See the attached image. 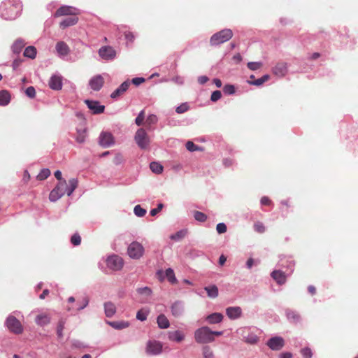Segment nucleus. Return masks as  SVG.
<instances>
[{
	"label": "nucleus",
	"mask_w": 358,
	"mask_h": 358,
	"mask_svg": "<svg viewBox=\"0 0 358 358\" xmlns=\"http://www.w3.org/2000/svg\"><path fill=\"white\" fill-rule=\"evenodd\" d=\"M249 69L255 71L259 69L262 66L261 62H250L247 64Z\"/></svg>",
	"instance_id": "8fccbe9b"
},
{
	"label": "nucleus",
	"mask_w": 358,
	"mask_h": 358,
	"mask_svg": "<svg viewBox=\"0 0 358 358\" xmlns=\"http://www.w3.org/2000/svg\"><path fill=\"white\" fill-rule=\"evenodd\" d=\"M7 328L16 334H20L22 332L23 328L20 322L14 316L10 315L7 317L5 322Z\"/></svg>",
	"instance_id": "6e6552de"
},
{
	"label": "nucleus",
	"mask_w": 358,
	"mask_h": 358,
	"mask_svg": "<svg viewBox=\"0 0 358 358\" xmlns=\"http://www.w3.org/2000/svg\"><path fill=\"white\" fill-rule=\"evenodd\" d=\"M164 205L162 203H159L157 205V207L155 208H153L150 210V214L152 216L156 215L163 208Z\"/></svg>",
	"instance_id": "6e6d98bb"
},
{
	"label": "nucleus",
	"mask_w": 358,
	"mask_h": 358,
	"mask_svg": "<svg viewBox=\"0 0 358 358\" xmlns=\"http://www.w3.org/2000/svg\"><path fill=\"white\" fill-rule=\"evenodd\" d=\"M202 355L203 358H214V353L208 345H204L202 348Z\"/></svg>",
	"instance_id": "c9c22d12"
},
{
	"label": "nucleus",
	"mask_w": 358,
	"mask_h": 358,
	"mask_svg": "<svg viewBox=\"0 0 358 358\" xmlns=\"http://www.w3.org/2000/svg\"><path fill=\"white\" fill-rule=\"evenodd\" d=\"M25 46V42L22 38H17L12 45L11 50L15 55H19Z\"/></svg>",
	"instance_id": "b1692460"
},
{
	"label": "nucleus",
	"mask_w": 358,
	"mask_h": 358,
	"mask_svg": "<svg viewBox=\"0 0 358 358\" xmlns=\"http://www.w3.org/2000/svg\"><path fill=\"white\" fill-rule=\"evenodd\" d=\"M99 144L103 148H108L114 144V138L110 132H101L99 138Z\"/></svg>",
	"instance_id": "4468645a"
},
{
	"label": "nucleus",
	"mask_w": 358,
	"mask_h": 358,
	"mask_svg": "<svg viewBox=\"0 0 358 358\" xmlns=\"http://www.w3.org/2000/svg\"><path fill=\"white\" fill-rule=\"evenodd\" d=\"M134 139L138 147L141 149H145L149 143V139L144 129H138L135 134Z\"/></svg>",
	"instance_id": "1a4fd4ad"
},
{
	"label": "nucleus",
	"mask_w": 358,
	"mask_h": 358,
	"mask_svg": "<svg viewBox=\"0 0 358 358\" xmlns=\"http://www.w3.org/2000/svg\"><path fill=\"white\" fill-rule=\"evenodd\" d=\"M130 85L131 81L129 80H127L124 81L116 90H128Z\"/></svg>",
	"instance_id": "4d7b16f0"
},
{
	"label": "nucleus",
	"mask_w": 358,
	"mask_h": 358,
	"mask_svg": "<svg viewBox=\"0 0 358 358\" xmlns=\"http://www.w3.org/2000/svg\"><path fill=\"white\" fill-rule=\"evenodd\" d=\"M171 314L175 317H179L182 316L185 311L184 302L182 301H176L171 306Z\"/></svg>",
	"instance_id": "dca6fc26"
},
{
	"label": "nucleus",
	"mask_w": 358,
	"mask_h": 358,
	"mask_svg": "<svg viewBox=\"0 0 358 358\" xmlns=\"http://www.w3.org/2000/svg\"><path fill=\"white\" fill-rule=\"evenodd\" d=\"M85 103L93 114L103 113L105 110V106L101 105L98 101L85 99Z\"/></svg>",
	"instance_id": "9b49d317"
},
{
	"label": "nucleus",
	"mask_w": 358,
	"mask_h": 358,
	"mask_svg": "<svg viewBox=\"0 0 358 358\" xmlns=\"http://www.w3.org/2000/svg\"><path fill=\"white\" fill-rule=\"evenodd\" d=\"M166 276L168 279V280L171 284H175L177 282V279L176 278L175 273L173 270L171 268H169L165 271Z\"/></svg>",
	"instance_id": "f704fd0d"
},
{
	"label": "nucleus",
	"mask_w": 358,
	"mask_h": 358,
	"mask_svg": "<svg viewBox=\"0 0 358 358\" xmlns=\"http://www.w3.org/2000/svg\"><path fill=\"white\" fill-rule=\"evenodd\" d=\"M204 289L206 291L207 295L209 298L215 299L218 296L219 291L215 285L205 287Z\"/></svg>",
	"instance_id": "cd10ccee"
},
{
	"label": "nucleus",
	"mask_w": 358,
	"mask_h": 358,
	"mask_svg": "<svg viewBox=\"0 0 358 358\" xmlns=\"http://www.w3.org/2000/svg\"><path fill=\"white\" fill-rule=\"evenodd\" d=\"M194 337L195 341L199 344H207L215 340L212 336L211 329L207 326L201 327L195 330Z\"/></svg>",
	"instance_id": "7ed1b4c3"
},
{
	"label": "nucleus",
	"mask_w": 358,
	"mask_h": 358,
	"mask_svg": "<svg viewBox=\"0 0 358 358\" xmlns=\"http://www.w3.org/2000/svg\"><path fill=\"white\" fill-rule=\"evenodd\" d=\"M216 230L220 234H224L227 230V225L224 222L218 223L216 226Z\"/></svg>",
	"instance_id": "3c124183"
},
{
	"label": "nucleus",
	"mask_w": 358,
	"mask_h": 358,
	"mask_svg": "<svg viewBox=\"0 0 358 358\" xmlns=\"http://www.w3.org/2000/svg\"><path fill=\"white\" fill-rule=\"evenodd\" d=\"M26 94V95L31 99H33L36 96V91H24Z\"/></svg>",
	"instance_id": "774afa93"
},
{
	"label": "nucleus",
	"mask_w": 358,
	"mask_h": 358,
	"mask_svg": "<svg viewBox=\"0 0 358 358\" xmlns=\"http://www.w3.org/2000/svg\"><path fill=\"white\" fill-rule=\"evenodd\" d=\"M172 80L175 83L180 84V85H182L184 83V78L181 76H176V77L173 78Z\"/></svg>",
	"instance_id": "0e129e2a"
},
{
	"label": "nucleus",
	"mask_w": 358,
	"mask_h": 358,
	"mask_svg": "<svg viewBox=\"0 0 358 358\" xmlns=\"http://www.w3.org/2000/svg\"><path fill=\"white\" fill-rule=\"evenodd\" d=\"M150 169L153 173L156 174H159L163 171V166L157 162H151L150 164Z\"/></svg>",
	"instance_id": "473e14b6"
},
{
	"label": "nucleus",
	"mask_w": 358,
	"mask_h": 358,
	"mask_svg": "<svg viewBox=\"0 0 358 358\" xmlns=\"http://www.w3.org/2000/svg\"><path fill=\"white\" fill-rule=\"evenodd\" d=\"M224 316L220 313H213L205 317V321L209 324H216L222 322Z\"/></svg>",
	"instance_id": "6ab92c4d"
},
{
	"label": "nucleus",
	"mask_w": 358,
	"mask_h": 358,
	"mask_svg": "<svg viewBox=\"0 0 358 358\" xmlns=\"http://www.w3.org/2000/svg\"><path fill=\"white\" fill-rule=\"evenodd\" d=\"M65 322L64 320L61 319L57 327V334L59 338H62L63 336V330L64 329Z\"/></svg>",
	"instance_id": "37998d69"
},
{
	"label": "nucleus",
	"mask_w": 358,
	"mask_h": 358,
	"mask_svg": "<svg viewBox=\"0 0 358 358\" xmlns=\"http://www.w3.org/2000/svg\"><path fill=\"white\" fill-rule=\"evenodd\" d=\"M242 313V309L239 306H230L226 308L227 316L232 320L240 318Z\"/></svg>",
	"instance_id": "f3484780"
},
{
	"label": "nucleus",
	"mask_w": 358,
	"mask_h": 358,
	"mask_svg": "<svg viewBox=\"0 0 358 358\" xmlns=\"http://www.w3.org/2000/svg\"><path fill=\"white\" fill-rule=\"evenodd\" d=\"M234 164L233 159L230 158H225L223 159V164L225 167H229Z\"/></svg>",
	"instance_id": "bf43d9fd"
},
{
	"label": "nucleus",
	"mask_w": 358,
	"mask_h": 358,
	"mask_svg": "<svg viewBox=\"0 0 358 358\" xmlns=\"http://www.w3.org/2000/svg\"><path fill=\"white\" fill-rule=\"evenodd\" d=\"M99 55L104 60L111 61L116 57V51L111 46H103L99 50Z\"/></svg>",
	"instance_id": "9d476101"
},
{
	"label": "nucleus",
	"mask_w": 358,
	"mask_h": 358,
	"mask_svg": "<svg viewBox=\"0 0 358 358\" xmlns=\"http://www.w3.org/2000/svg\"><path fill=\"white\" fill-rule=\"evenodd\" d=\"M256 231L262 233L264 231L265 227L261 222H257L254 225Z\"/></svg>",
	"instance_id": "13d9d810"
},
{
	"label": "nucleus",
	"mask_w": 358,
	"mask_h": 358,
	"mask_svg": "<svg viewBox=\"0 0 358 358\" xmlns=\"http://www.w3.org/2000/svg\"><path fill=\"white\" fill-rule=\"evenodd\" d=\"M162 345L156 341H150L147 343L146 352L149 355H157L162 352Z\"/></svg>",
	"instance_id": "ddd939ff"
},
{
	"label": "nucleus",
	"mask_w": 358,
	"mask_h": 358,
	"mask_svg": "<svg viewBox=\"0 0 358 358\" xmlns=\"http://www.w3.org/2000/svg\"><path fill=\"white\" fill-rule=\"evenodd\" d=\"M78 14V9L69 6H62L59 8L55 13V17H59L64 15H76Z\"/></svg>",
	"instance_id": "f8f14e48"
},
{
	"label": "nucleus",
	"mask_w": 358,
	"mask_h": 358,
	"mask_svg": "<svg viewBox=\"0 0 358 358\" xmlns=\"http://www.w3.org/2000/svg\"><path fill=\"white\" fill-rule=\"evenodd\" d=\"M71 243L73 245H79L81 243L80 236L78 233L74 234L71 238Z\"/></svg>",
	"instance_id": "09e8293b"
},
{
	"label": "nucleus",
	"mask_w": 358,
	"mask_h": 358,
	"mask_svg": "<svg viewBox=\"0 0 358 358\" xmlns=\"http://www.w3.org/2000/svg\"><path fill=\"white\" fill-rule=\"evenodd\" d=\"M189 108V107L187 103H183L176 108V112L178 114H182L187 111Z\"/></svg>",
	"instance_id": "de8ad7c7"
},
{
	"label": "nucleus",
	"mask_w": 358,
	"mask_h": 358,
	"mask_svg": "<svg viewBox=\"0 0 358 358\" xmlns=\"http://www.w3.org/2000/svg\"><path fill=\"white\" fill-rule=\"evenodd\" d=\"M51 90H62V77L60 75H52L49 80Z\"/></svg>",
	"instance_id": "a211bd4d"
},
{
	"label": "nucleus",
	"mask_w": 358,
	"mask_h": 358,
	"mask_svg": "<svg viewBox=\"0 0 358 358\" xmlns=\"http://www.w3.org/2000/svg\"><path fill=\"white\" fill-rule=\"evenodd\" d=\"M138 294L144 295L147 297L150 296L152 294V289L148 287H139L136 289Z\"/></svg>",
	"instance_id": "ea45409f"
},
{
	"label": "nucleus",
	"mask_w": 358,
	"mask_h": 358,
	"mask_svg": "<svg viewBox=\"0 0 358 358\" xmlns=\"http://www.w3.org/2000/svg\"><path fill=\"white\" fill-rule=\"evenodd\" d=\"M78 185V180L77 178H73L69 180V183L66 181L58 182L55 188L50 192L49 194V199L52 202L58 201L65 194L68 196H71L74 190L77 188Z\"/></svg>",
	"instance_id": "f257e3e1"
},
{
	"label": "nucleus",
	"mask_w": 358,
	"mask_h": 358,
	"mask_svg": "<svg viewBox=\"0 0 358 358\" xmlns=\"http://www.w3.org/2000/svg\"><path fill=\"white\" fill-rule=\"evenodd\" d=\"M157 323L160 329H167L170 326V322L166 316L164 314H160L157 316Z\"/></svg>",
	"instance_id": "bb28decb"
},
{
	"label": "nucleus",
	"mask_w": 358,
	"mask_h": 358,
	"mask_svg": "<svg viewBox=\"0 0 358 358\" xmlns=\"http://www.w3.org/2000/svg\"><path fill=\"white\" fill-rule=\"evenodd\" d=\"M90 302V299L88 296H84L82 298L81 300H78L76 302V308H75L76 310L80 311L85 308Z\"/></svg>",
	"instance_id": "7c9ffc66"
},
{
	"label": "nucleus",
	"mask_w": 358,
	"mask_h": 358,
	"mask_svg": "<svg viewBox=\"0 0 358 358\" xmlns=\"http://www.w3.org/2000/svg\"><path fill=\"white\" fill-rule=\"evenodd\" d=\"M50 322V318L48 317V315L45 314L38 315L36 317V324L42 327L49 324Z\"/></svg>",
	"instance_id": "2f4dec72"
},
{
	"label": "nucleus",
	"mask_w": 358,
	"mask_h": 358,
	"mask_svg": "<svg viewBox=\"0 0 358 358\" xmlns=\"http://www.w3.org/2000/svg\"><path fill=\"white\" fill-rule=\"evenodd\" d=\"M104 313L107 317H113L116 313V307L111 301L104 303Z\"/></svg>",
	"instance_id": "5701e85b"
},
{
	"label": "nucleus",
	"mask_w": 358,
	"mask_h": 358,
	"mask_svg": "<svg viewBox=\"0 0 358 358\" xmlns=\"http://www.w3.org/2000/svg\"><path fill=\"white\" fill-rule=\"evenodd\" d=\"M232 36L233 32L230 29H224L210 37V43L212 46H217L228 41Z\"/></svg>",
	"instance_id": "20e7f679"
},
{
	"label": "nucleus",
	"mask_w": 358,
	"mask_h": 358,
	"mask_svg": "<svg viewBox=\"0 0 358 358\" xmlns=\"http://www.w3.org/2000/svg\"><path fill=\"white\" fill-rule=\"evenodd\" d=\"M187 234V231L185 229H181L176 233L171 234L170 238L171 240L179 241L182 239Z\"/></svg>",
	"instance_id": "72a5a7b5"
},
{
	"label": "nucleus",
	"mask_w": 358,
	"mask_h": 358,
	"mask_svg": "<svg viewBox=\"0 0 358 358\" xmlns=\"http://www.w3.org/2000/svg\"><path fill=\"white\" fill-rule=\"evenodd\" d=\"M145 250L141 243L137 241H133L127 248V254L129 257L134 259H139L143 257Z\"/></svg>",
	"instance_id": "39448f33"
},
{
	"label": "nucleus",
	"mask_w": 358,
	"mask_h": 358,
	"mask_svg": "<svg viewBox=\"0 0 358 358\" xmlns=\"http://www.w3.org/2000/svg\"><path fill=\"white\" fill-rule=\"evenodd\" d=\"M134 213L137 217H142L145 215L146 210L140 205H136L134 208Z\"/></svg>",
	"instance_id": "c03bdc74"
},
{
	"label": "nucleus",
	"mask_w": 358,
	"mask_h": 358,
	"mask_svg": "<svg viewBox=\"0 0 358 358\" xmlns=\"http://www.w3.org/2000/svg\"><path fill=\"white\" fill-rule=\"evenodd\" d=\"M50 175V171L48 169H43L37 176V179L43 180Z\"/></svg>",
	"instance_id": "79ce46f5"
},
{
	"label": "nucleus",
	"mask_w": 358,
	"mask_h": 358,
	"mask_svg": "<svg viewBox=\"0 0 358 358\" xmlns=\"http://www.w3.org/2000/svg\"><path fill=\"white\" fill-rule=\"evenodd\" d=\"M238 333L241 335L244 341L250 344L257 343L258 338L255 330L251 327H245L238 330Z\"/></svg>",
	"instance_id": "423d86ee"
},
{
	"label": "nucleus",
	"mask_w": 358,
	"mask_h": 358,
	"mask_svg": "<svg viewBox=\"0 0 358 358\" xmlns=\"http://www.w3.org/2000/svg\"><path fill=\"white\" fill-rule=\"evenodd\" d=\"M54 175H55V177L59 180V182L66 181V180L62 178V174L59 170H57L55 172Z\"/></svg>",
	"instance_id": "052dcab7"
},
{
	"label": "nucleus",
	"mask_w": 358,
	"mask_h": 358,
	"mask_svg": "<svg viewBox=\"0 0 358 358\" xmlns=\"http://www.w3.org/2000/svg\"><path fill=\"white\" fill-rule=\"evenodd\" d=\"M145 119V110H142L140 111V113L138 114L137 117L135 119V123L138 126L142 125L143 120Z\"/></svg>",
	"instance_id": "49530a36"
},
{
	"label": "nucleus",
	"mask_w": 358,
	"mask_h": 358,
	"mask_svg": "<svg viewBox=\"0 0 358 358\" xmlns=\"http://www.w3.org/2000/svg\"><path fill=\"white\" fill-rule=\"evenodd\" d=\"M78 21V18L76 15H70L61 21L60 27L66 28L68 27L73 26L76 24Z\"/></svg>",
	"instance_id": "4be33fe9"
},
{
	"label": "nucleus",
	"mask_w": 358,
	"mask_h": 358,
	"mask_svg": "<svg viewBox=\"0 0 358 358\" xmlns=\"http://www.w3.org/2000/svg\"><path fill=\"white\" fill-rule=\"evenodd\" d=\"M22 3L19 0H6L0 5V17L6 20H13L22 11Z\"/></svg>",
	"instance_id": "f03ea898"
},
{
	"label": "nucleus",
	"mask_w": 358,
	"mask_h": 358,
	"mask_svg": "<svg viewBox=\"0 0 358 358\" xmlns=\"http://www.w3.org/2000/svg\"><path fill=\"white\" fill-rule=\"evenodd\" d=\"M145 78L142 77H136L133 78L131 81V83H133L135 86H138L140 84L145 82Z\"/></svg>",
	"instance_id": "5fc2aeb1"
},
{
	"label": "nucleus",
	"mask_w": 358,
	"mask_h": 358,
	"mask_svg": "<svg viewBox=\"0 0 358 358\" xmlns=\"http://www.w3.org/2000/svg\"><path fill=\"white\" fill-rule=\"evenodd\" d=\"M148 314H149L148 310H144V309H141L137 312L136 317L137 320H138L141 322H143V321L146 320Z\"/></svg>",
	"instance_id": "58836bf2"
},
{
	"label": "nucleus",
	"mask_w": 358,
	"mask_h": 358,
	"mask_svg": "<svg viewBox=\"0 0 358 358\" xmlns=\"http://www.w3.org/2000/svg\"><path fill=\"white\" fill-rule=\"evenodd\" d=\"M11 99V96L8 91H0V106H7Z\"/></svg>",
	"instance_id": "c85d7f7f"
},
{
	"label": "nucleus",
	"mask_w": 358,
	"mask_h": 358,
	"mask_svg": "<svg viewBox=\"0 0 358 358\" xmlns=\"http://www.w3.org/2000/svg\"><path fill=\"white\" fill-rule=\"evenodd\" d=\"M208 78L206 76H201L198 78V83L201 85L205 84L208 80Z\"/></svg>",
	"instance_id": "680f3d73"
},
{
	"label": "nucleus",
	"mask_w": 358,
	"mask_h": 358,
	"mask_svg": "<svg viewBox=\"0 0 358 358\" xmlns=\"http://www.w3.org/2000/svg\"><path fill=\"white\" fill-rule=\"evenodd\" d=\"M106 323L115 329H123L129 327V324L126 321H106Z\"/></svg>",
	"instance_id": "a878e982"
},
{
	"label": "nucleus",
	"mask_w": 358,
	"mask_h": 358,
	"mask_svg": "<svg viewBox=\"0 0 358 358\" xmlns=\"http://www.w3.org/2000/svg\"><path fill=\"white\" fill-rule=\"evenodd\" d=\"M186 149L189 152L202 151L203 149L189 141L186 143Z\"/></svg>",
	"instance_id": "4c0bfd02"
},
{
	"label": "nucleus",
	"mask_w": 358,
	"mask_h": 358,
	"mask_svg": "<svg viewBox=\"0 0 358 358\" xmlns=\"http://www.w3.org/2000/svg\"><path fill=\"white\" fill-rule=\"evenodd\" d=\"M103 85V78L101 75L92 78L89 81V85L92 90H101Z\"/></svg>",
	"instance_id": "aec40b11"
},
{
	"label": "nucleus",
	"mask_w": 358,
	"mask_h": 358,
	"mask_svg": "<svg viewBox=\"0 0 358 358\" xmlns=\"http://www.w3.org/2000/svg\"><path fill=\"white\" fill-rule=\"evenodd\" d=\"M194 217L196 220L201 222H205L207 219L206 215L200 211H195L194 213Z\"/></svg>",
	"instance_id": "a18cd8bd"
},
{
	"label": "nucleus",
	"mask_w": 358,
	"mask_h": 358,
	"mask_svg": "<svg viewBox=\"0 0 358 358\" xmlns=\"http://www.w3.org/2000/svg\"><path fill=\"white\" fill-rule=\"evenodd\" d=\"M259 263V260H255L252 258H249L246 262V268L251 269L253 265H257Z\"/></svg>",
	"instance_id": "603ef678"
},
{
	"label": "nucleus",
	"mask_w": 358,
	"mask_h": 358,
	"mask_svg": "<svg viewBox=\"0 0 358 358\" xmlns=\"http://www.w3.org/2000/svg\"><path fill=\"white\" fill-rule=\"evenodd\" d=\"M55 50L58 57L62 59H65L70 52L69 45L64 41L57 42L55 45Z\"/></svg>",
	"instance_id": "2eb2a0df"
},
{
	"label": "nucleus",
	"mask_w": 358,
	"mask_h": 358,
	"mask_svg": "<svg viewBox=\"0 0 358 358\" xmlns=\"http://www.w3.org/2000/svg\"><path fill=\"white\" fill-rule=\"evenodd\" d=\"M21 62L20 59H15L13 61L12 66L14 70H16L20 66Z\"/></svg>",
	"instance_id": "338daca9"
},
{
	"label": "nucleus",
	"mask_w": 358,
	"mask_h": 358,
	"mask_svg": "<svg viewBox=\"0 0 358 358\" xmlns=\"http://www.w3.org/2000/svg\"><path fill=\"white\" fill-rule=\"evenodd\" d=\"M106 265L110 270L117 271L122 268L124 266V261L120 256L113 255L108 257L106 259Z\"/></svg>",
	"instance_id": "0eeeda50"
},
{
	"label": "nucleus",
	"mask_w": 358,
	"mask_h": 358,
	"mask_svg": "<svg viewBox=\"0 0 358 358\" xmlns=\"http://www.w3.org/2000/svg\"><path fill=\"white\" fill-rule=\"evenodd\" d=\"M260 203L262 206H268V197L266 196H263L261 199Z\"/></svg>",
	"instance_id": "69168bd1"
},
{
	"label": "nucleus",
	"mask_w": 358,
	"mask_h": 358,
	"mask_svg": "<svg viewBox=\"0 0 358 358\" xmlns=\"http://www.w3.org/2000/svg\"><path fill=\"white\" fill-rule=\"evenodd\" d=\"M37 50L34 46L30 45L25 48L23 55L29 59H34L36 57Z\"/></svg>",
	"instance_id": "c756f323"
},
{
	"label": "nucleus",
	"mask_w": 358,
	"mask_h": 358,
	"mask_svg": "<svg viewBox=\"0 0 358 358\" xmlns=\"http://www.w3.org/2000/svg\"><path fill=\"white\" fill-rule=\"evenodd\" d=\"M268 79V74H265L258 79H256L255 76L251 75L250 76V78L248 80H247V83L250 85H252L259 87V86L262 85Z\"/></svg>",
	"instance_id": "412c9836"
},
{
	"label": "nucleus",
	"mask_w": 358,
	"mask_h": 358,
	"mask_svg": "<svg viewBox=\"0 0 358 358\" xmlns=\"http://www.w3.org/2000/svg\"><path fill=\"white\" fill-rule=\"evenodd\" d=\"M158 122V117L155 114H150L149 115L145 120V123L149 126L151 127L152 125H155Z\"/></svg>",
	"instance_id": "a19ab883"
},
{
	"label": "nucleus",
	"mask_w": 358,
	"mask_h": 358,
	"mask_svg": "<svg viewBox=\"0 0 358 358\" xmlns=\"http://www.w3.org/2000/svg\"><path fill=\"white\" fill-rule=\"evenodd\" d=\"M124 92V91H113V93L110 94V97L112 99H117L120 95H122Z\"/></svg>",
	"instance_id": "e2e57ef3"
},
{
	"label": "nucleus",
	"mask_w": 358,
	"mask_h": 358,
	"mask_svg": "<svg viewBox=\"0 0 358 358\" xmlns=\"http://www.w3.org/2000/svg\"><path fill=\"white\" fill-rule=\"evenodd\" d=\"M222 96L221 91H213L210 99L212 101H217L219 100Z\"/></svg>",
	"instance_id": "864d4df0"
},
{
	"label": "nucleus",
	"mask_w": 358,
	"mask_h": 358,
	"mask_svg": "<svg viewBox=\"0 0 358 358\" xmlns=\"http://www.w3.org/2000/svg\"><path fill=\"white\" fill-rule=\"evenodd\" d=\"M168 338L170 341L179 343L184 339L185 335L180 331L176 330L173 331H169L168 333Z\"/></svg>",
	"instance_id": "393cba45"
},
{
	"label": "nucleus",
	"mask_w": 358,
	"mask_h": 358,
	"mask_svg": "<svg viewBox=\"0 0 358 358\" xmlns=\"http://www.w3.org/2000/svg\"><path fill=\"white\" fill-rule=\"evenodd\" d=\"M85 138H86L85 129H77L76 141L79 143H83L85 142Z\"/></svg>",
	"instance_id": "e433bc0d"
}]
</instances>
